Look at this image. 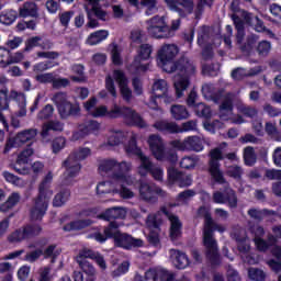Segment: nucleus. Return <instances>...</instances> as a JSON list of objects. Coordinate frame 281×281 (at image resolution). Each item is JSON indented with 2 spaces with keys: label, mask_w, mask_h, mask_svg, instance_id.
Here are the masks:
<instances>
[{
  "label": "nucleus",
  "mask_w": 281,
  "mask_h": 281,
  "mask_svg": "<svg viewBox=\"0 0 281 281\" xmlns=\"http://www.w3.org/2000/svg\"><path fill=\"white\" fill-rule=\"evenodd\" d=\"M161 218L157 217L155 214H149L146 218V225L150 229H159L161 227Z\"/></svg>",
  "instance_id": "nucleus-52"
},
{
  "label": "nucleus",
  "mask_w": 281,
  "mask_h": 281,
  "mask_svg": "<svg viewBox=\"0 0 281 281\" xmlns=\"http://www.w3.org/2000/svg\"><path fill=\"white\" fill-rule=\"evenodd\" d=\"M97 194H111V181H101L97 184Z\"/></svg>",
  "instance_id": "nucleus-62"
},
{
  "label": "nucleus",
  "mask_w": 281,
  "mask_h": 281,
  "mask_svg": "<svg viewBox=\"0 0 281 281\" xmlns=\"http://www.w3.org/2000/svg\"><path fill=\"white\" fill-rule=\"evenodd\" d=\"M169 10L177 12L181 19H187L194 12V0H162Z\"/></svg>",
  "instance_id": "nucleus-18"
},
{
  "label": "nucleus",
  "mask_w": 281,
  "mask_h": 281,
  "mask_svg": "<svg viewBox=\"0 0 281 281\" xmlns=\"http://www.w3.org/2000/svg\"><path fill=\"white\" fill-rule=\"evenodd\" d=\"M198 218H204V227H210L212 225V222L214 218H212V213L210 212V209H207L205 205H202L196 211Z\"/></svg>",
  "instance_id": "nucleus-40"
},
{
  "label": "nucleus",
  "mask_w": 281,
  "mask_h": 281,
  "mask_svg": "<svg viewBox=\"0 0 281 281\" xmlns=\"http://www.w3.org/2000/svg\"><path fill=\"white\" fill-rule=\"evenodd\" d=\"M125 151L127 153V155H136V157H138V155H142V148L137 147V138L135 136H132L127 143V145L125 146Z\"/></svg>",
  "instance_id": "nucleus-47"
},
{
  "label": "nucleus",
  "mask_w": 281,
  "mask_h": 281,
  "mask_svg": "<svg viewBox=\"0 0 281 281\" xmlns=\"http://www.w3.org/2000/svg\"><path fill=\"white\" fill-rule=\"evenodd\" d=\"M147 144L157 161H169V164H177V161L179 160L177 151L172 149L166 151V145L164 144V139L161 138V136L157 134L149 135Z\"/></svg>",
  "instance_id": "nucleus-7"
},
{
  "label": "nucleus",
  "mask_w": 281,
  "mask_h": 281,
  "mask_svg": "<svg viewBox=\"0 0 281 281\" xmlns=\"http://www.w3.org/2000/svg\"><path fill=\"white\" fill-rule=\"evenodd\" d=\"M168 93V83L164 79H158L153 85V95L149 100V109L153 111H159V103H157V99L164 98Z\"/></svg>",
  "instance_id": "nucleus-21"
},
{
  "label": "nucleus",
  "mask_w": 281,
  "mask_h": 281,
  "mask_svg": "<svg viewBox=\"0 0 281 281\" xmlns=\"http://www.w3.org/2000/svg\"><path fill=\"white\" fill-rule=\"evenodd\" d=\"M126 211L123 207L114 206L105 210L97 216L100 221H108L109 223L117 221L120 218H125Z\"/></svg>",
  "instance_id": "nucleus-25"
},
{
  "label": "nucleus",
  "mask_w": 281,
  "mask_h": 281,
  "mask_svg": "<svg viewBox=\"0 0 281 281\" xmlns=\"http://www.w3.org/2000/svg\"><path fill=\"white\" fill-rule=\"evenodd\" d=\"M91 155V149L88 147H81L78 150L74 151L69 157H71L72 161H82L87 159Z\"/></svg>",
  "instance_id": "nucleus-45"
},
{
  "label": "nucleus",
  "mask_w": 281,
  "mask_h": 281,
  "mask_svg": "<svg viewBox=\"0 0 281 281\" xmlns=\"http://www.w3.org/2000/svg\"><path fill=\"white\" fill-rule=\"evenodd\" d=\"M52 101L58 111L60 120H69V117H78L80 115V103L68 101L66 92L55 93Z\"/></svg>",
  "instance_id": "nucleus-8"
},
{
  "label": "nucleus",
  "mask_w": 281,
  "mask_h": 281,
  "mask_svg": "<svg viewBox=\"0 0 281 281\" xmlns=\"http://www.w3.org/2000/svg\"><path fill=\"white\" fill-rule=\"evenodd\" d=\"M74 14H76V12H74L72 10L64 11L58 14L59 23L61 27H64L65 30L69 29V23H71V19H74Z\"/></svg>",
  "instance_id": "nucleus-49"
},
{
  "label": "nucleus",
  "mask_w": 281,
  "mask_h": 281,
  "mask_svg": "<svg viewBox=\"0 0 281 281\" xmlns=\"http://www.w3.org/2000/svg\"><path fill=\"white\" fill-rule=\"evenodd\" d=\"M244 173L245 170H243V167L238 165L229 166L226 170L227 177H231V179H235V181H240V179H243Z\"/></svg>",
  "instance_id": "nucleus-43"
},
{
  "label": "nucleus",
  "mask_w": 281,
  "mask_h": 281,
  "mask_svg": "<svg viewBox=\"0 0 281 281\" xmlns=\"http://www.w3.org/2000/svg\"><path fill=\"white\" fill-rule=\"evenodd\" d=\"M114 111L115 108L109 111L106 105H100L92 112V117H110V120H117V114H112Z\"/></svg>",
  "instance_id": "nucleus-37"
},
{
  "label": "nucleus",
  "mask_w": 281,
  "mask_h": 281,
  "mask_svg": "<svg viewBox=\"0 0 281 281\" xmlns=\"http://www.w3.org/2000/svg\"><path fill=\"white\" fill-rule=\"evenodd\" d=\"M183 175V171H180L176 167H169L167 169V181L169 186H177L179 183V179H181V176Z\"/></svg>",
  "instance_id": "nucleus-38"
},
{
  "label": "nucleus",
  "mask_w": 281,
  "mask_h": 281,
  "mask_svg": "<svg viewBox=\"0 0 281 281\" xmlns=\"http://www.w3.org/2000/svg\"><path fill=\"white\" fill-rule=\"evenodd\" d=\"M209 157L207 172L212 181L218 186L227 183V179H225V175L223 173V170H221V161L224 159H228V161H238V155L236 151L223 155V149L215 147L210 150Z\"/></svg>",
  "instance_id": "nucleus-4"
},
{
  "label": "nucleus",
  "mask_w": 281,
  "mask_h": 281,
  "mask_svg": "<svg viewBox=\"0 0 281 281\" xmlns=\"http://www.w3.org/2000/svg\"><path fill=\"white\" fill-rule=\"evenodd\" d=\"M171 148H176V150H192L193 153H201L204 148L203 140L199 136H189L183 140L173 139L169 143Z\"/></svg>",
  "instance_id": "nucleus-14"
},
{
  "label": "nucleus",
  "mask_w": 281,
  "mask_h": 281,
  "mask_svg": "<svg viewBox=\"0 0 281 281\" xmlns=\"http://www.w3.org/2000/svg\"><path fill=\"white\" fill-rule=\"evenodd\" d=\"M79 267L81 271L86 273V276H90V277L95 276V268L93 267V265H91V262L87 261L86 259L79 262Z\"/></svg>",
  "instance_id": "nucleus-57"
},
{
  "label": "nucleus",
  "mask_w": 281,
  "mask_h": 281,
  "mask_svg": "<svg viewBox=\"0 0 281 281\" xmlns=\"http://www.w3.org/2000/svg\"><path fill=\"white\" fill-rule=\"evenodd\" d=\"M218 232L220 234L225 233V228L221 224L211 221L210 226L204 227L203 229V246L205 247V258L211 265L212 269L221 267L223 260L221 259V252H218V241L214 238V233Z\"/></svg>",
  "instance_id": "nucleus-2"
},
{
  "label": "nucleus",
  "mask_w": 281,
  "mask_h": 281,
  "mask_svg": "<svg viewBox=\"0 0 281 281\" xmlns=\"http://www.w3.org/2000/svg\"><path fill=\"white\" fill-rule=\"evenodd\" d=\"M248 216H250V218H254V221H263L265 216H278V212L269 209H249Z\"/></svg>",
  "instance_id": "nucleus-32"
},
{
  "label": "nucleus",
  "mask_w": 281,
  "mask_h": 281,
  "mask_svg": "<svg viewBox=\"0 0 281 281\" xmlns=\"http://www.w3.org/2000/svg\"><path fill=\"white\" fill-rule=\"evenodd\" d=\"M171 261L176 269H188L190 267V258L181 250H172Z\"/></svg>",
  "instance_id": "nucleus-27"
},
{
  "label": "nucleus",
  "mask_w": 281,
  "mask_h": 281,
  "mask_svg": "<svg viewBox=\"0 0 281 281\" xmlns=\"http://www.w3.org/2000/svg\"><path fill=\"white\" fill-rule=\"evenodd\" d=\"M265 177L269 179V181H281V170L280 169H267Z\"/></svg>",
  "instance_id": "nucleus-64"
},
{
  "label": "nucleus",
  "mask_w": 281,
  "mask_h": 281,
  "mask_svg": "<svg viewBox=\"0 0 281 281\" xmlns=\"http://www.w3.org/2000/svg\"><path fill=\"white\" fill-rule=\"evenodd\" d=\"M160 212L168 218L170 223L169 238L170 240H179L183 236V222L179 218V215H175L168 211V207L161 206Z\"/></svg>",
  "instance_id": "nucleus-16"
},
{
  "label": "nucleus",
  "mask_w": 281,
  "mask_h": 281,
  "mask_svg": "<svg viewBox=\"0 0 281 281\" xmlns=\"http://www.w3.org/2000/svg\"><path fill=\"white\" fill-rule=\"evenodd\" d=\"M193 111L198 117H203L204 120L212 117V108L203 102L196 103L193 106Z\"/></svg>",
  "instance_id": "nucleus-36"
},
{
  "label": "nucleus",
  "mask_w": 281,
  "mask_h": 281,
  "mask_svg": "<svg viewBox=\"0 0 281 281\" xmlns=\"http://www.w3.org/2000/svg\"><path fill=\"white\" fill-rule=\"evenodd\" d=\"M43 232V227L38 224H26L21 228L15 229L9 237V243H21L30 238L38 236Z\"/></svg>",
  "instance_id": "nucleus-13"
},
{
  "label": "nucleus",
  "mask_w": 281,
  "mask_h": 281,
  "mask_svg": "<svg viewBox=\"0 0 281 281\" xmlns=\"http://www.w3.org/2000/svg\"><path fill=\"white\" fill-rule=\"evenodd\" d=\"M256 150L254 147L248 146L244 149V162L245 166H255L256 164Z\"/></svg>",
  "instance_id": "nucleus-46"
},
{
  "label": "nucleus",
  "mask_w": 281,
  "mask_h": 281,
  "mask_svg": "<svg viewBox=\"0 0 281 281\" xmlns=\"http://www.w3.org/2000/svg\"><path fill=\"white\" fill-rule=\"evenodd\" d=\"M202 93L206 100L214 102L215 104H220L218 111L220 114L223 113H232L234 111V97L232 93H227L225 95V89H217L214 88L213 85H204L202 87Z\"/></svg>",
  "instance_id": "nucleus-6"
},
{
  "label": "nucleus",
  "mask_w": 281,
  "mask_h": 281,
  "mask_svg": "<svg viewBox=\"0 0 281 281\" xmlns=\"http://www.w3.org/2000/svg\"><path fill=\"white\" fill-rule=\"evenodd\" d=\"M112 115H116L117 117H123L124 123L127 126H136L137 128H146V121L144 117L137 113V111L133 110L128 106H120L117 104L114 105V111Z\"/></svg>",
  "instance_id": "nucleus-9"
},
{
  "label": "nucleus",
  "mask_w": 281,
  "mask_h": 281,
  "mask_svg": "<svg viewBox=\"0 0 281 281\" xmlns=\"http://www.w3.org/2000/svg\"><path fill=\"white\" fill-rule=\"evenodd\" d=\"M177 54H179V46L175 44H165L157 52V65L161 67L166 74H175L178 71L180 78L175 81L173 87L176 89L177 98H183V91L190 87V78L196 74V67L186 57H181L177 61Z\"/></svg>",
  "instance_id": "nucleus-1"
},
{
  "label": "nucleus",
  "mask_w": 281,
  "mask_h": 281,
  "mask_svg": "<svg viewBox=\"0 0 281 281\" xmlns=\"http://www.w3.org/2000/svg\"><path fill=\"white\" fill-rule=\"evenodd\" d=\"M114 245L121 249L131 250L135 247H144V240L135 238L131 234L121 232L119 237H116V240H114Z\"/></svg>",
  "instance_id": "nucleus-22"
},
{
  "label": "nucleus",
  "mask_w": 281,
  "mask_h": 281,
  "mask_svg": "<svg viewBox=\"0 0 281 281\" xmlns=\"http://www.w3.org/2000/svg\"><path fill=\"white\" fill-rule=\"evenodd\" d=\"M196 167V159L190 156H186L180 161V168L184 170H192V168Z\"/></svg>",
  "instance_id": "nucleus-58"
},
{
  "label": "nucleus",
  "mask_w": 281,
  "mask_h": 281,
  "mask_svg": "<svg viewBox=\"0 0 281 281\" xmlns=\"http://www.w3.org/2000/svg\"><path fill=\"white\" fill-rule=\"evenodd\" d=\"M245 19L248 25H254L256 32H265L267 30L265 22L260 18L247 14Z\"/></svg>",
  "instance_id": "nucleus-39"
},
{
  "label": "nucleus",
  "mask_w": 281,
  "mask_h": 281,
  "mask_svg": "<svg viewBox=\"0 0 281 281\" xmlns=\"http://www.w3.org/2000/svg\"><path fill=\"white\" fill-rule=\"evenodd\" d=\"M213 4L212 0H199L195 8V19H199L205 12V5L212 8Z\"/></svg>",
  "instance_id": "nucleus-54"
},
{
  "label": "nucleus",
  "mask_w": 281,
  "mask_h": 281,
  "mask_svg": "<svg viewBox=\"0 0 281 281\" xmlns=\"http://www.w3.org/2000/svg\"><path fill=\"white\" fill-rule=\"evenodd\" d=\"M19 14L22 19H27V16L38 19V4H36L34 1L24 2L19 9Z\"/></svg>",
  "instance_id": "nucleus-28"
},
{
  "label": "nucleus",
  "mask_w": 281,
  "mask_h": 281,
  "mask_svg": "<svg viewBox=\"0 0 281 281\" xmlns=\"http://www.w3.org/2000/svg\"><path fill=\"white\" fill-rule=\"evenodd\" d=\"M18 16L19 13L14 10L3 11L0 14V23H2V25H12V23L16 21Z\"/></svg>",
  "instance_id": "nucleus-42"
},
{
  "label": "nucleus",
  "mask_w": 281,
  "mask_h": 281,
  "mask_svg": "<svg viewBox=\"0 0 281 281\" xmlns=\"http://www.w3.org/2000/svg\"><path fill=\"white\" fill-rule=\"evenodd\" d=\"M66 144H67V140L65 139V137H63V136L56 137L52 142V150H53L54 155H58V153L61 151L63 148H65Z\"/></svg>",
  "instance_id": "nucleus-53"
},
{
  "label": "nucleus",
  "mask_w": 281,
  "mask_h": 281,
  "mask_svg": "<svg viewBox=\"0 0 281 281\" xmlns=\"http://www.w3.org/2000/svg\"><path fill=\"white\" fill-rule=\"evenodd\" d=\"M139 195L143 201H147V203H157V201H159L158 196H166V191L155 184L142 182L139 186Z\"/></svg>",
  "instance_id": "nucleus-19"
},
{
  "label": "nucleus",
  "mask_w": 281,
  "mask_h": 281,
  "mask_svg": "<svg viewBox=\"0 0 281 281\" xmlns=\"http://www.w3.org/2000/svg\"><path fill=\"white\" fill-rule=\"evenodd\" d=\"M109 38V31L106 30H99L93 33H91L87 38L88 45H100L102 41H106Z\"/></svg>",
  "instance_id": "nucleus-33"
},
{
  "label": "nucleus",
  "mask_w": 281,
  "mask_h": 281,
  "mask_svg": "<svg viewBox=\"0 0 281 281\" xmlns=\"http://www.w3.org/2000/svg\"><path fill=\"white\" fill-rule=\"evenodd\" d=\"M248 278L254 281H265L267 280V274L258 268H250L248 270Z\"/></svg>",
  "instance_id": "nucleus-50"
},
{
  "label": "nucleus",
  "mask_w": 281,
  "mask_h": 281,
  "mask_svg": "<svg viewBox=\"0 0 281 281\" xmlns=\"http://www.w3.org/2000/svg\"><path fill=\"white\" fill-rule=\"evenodd\" d=\"M113 170H117L113 172V179L117 181H126V172H128V167L125 161L121 164L115 159H105L102 160L99 165V172H111Z\"/></svg>",
  "instance_id": "nucleus-10"
},
{
  "label": "nucleus",
  "mask_w": 281,
  "mask_h": 281,
  "mask_svg": "<svg viewBox=\"0 0 281 281\" xmlns=\"http://www.w3.org/2000/svg\"><path fill=\"white\" fill-rule=\"evenodd\" d=\"M115 82L120 89L123 100L125 102H131V100H133V90L128 88V77H126V72H124V70L115 69L113 70V77L110 75L105 77V89L112 98H117Z\"/></svg>",
  "instance_id": "nucleus-5"
},
{
  "label": "nucleus",
  "mask_w": 281,
  "mask_h": 281,
  "mask_svg": "<svg viewBox=\"0 0 281 281\" xmlns=\"http://www.w3.org/2000/svg\"><path fill=\"white\" fill-rule=\"evenodd\" d=\"M147 34L151 38H168V24L164 16L155 15L146 21Z\"/></svg>",
  "instance_id": "nucleus-11"
},
{
  "label": "nucleus",
  "mask_w": 281,
  "mask_h": 281,
  "mask_svg": "<svg viewBox=\"0 0 281 281\" xmlns=\"http://www.w3.org/2000/svg\"><path fill=\"white\" fill-rule=\"evenodd\" d=\"M19 98L16 90L9 91L8 88L0 89V109H10V102Z\"/></svg>",
  "instance_id": "nucleus-29"
},
{
  "label": "nucleus",
  "mask_w": 281,
  "mask_h": 281,
  "mask_svg": "<svg viewBox=\"0 0 281 281\" xmlns=\"http://www.w3.org/2000/svg\"><path fill=\"white\" fill-rule=\"evenodd\" d=\"M121 233L122 231H120V223L117 221H112L103 227V234L101 232H94L91 235V238H93L97 243H100V245H104V243L108 240H114L115 243Z\"/></svg>",
  "instance_id": "nucleus-15"
},
{
  "label": "nucleus",
  "mask_w": 281,
  "mask_h": 281,
  "mask_svg": "<svg viewBox=\"0 0 281 281\" xmlns=\"http://www.w3.org/2000/svg\"><path fill=\"white\" fill-rule=\"evenodd\" d=\"M138 159H140L142 170H146L147 172L153 171V161H150V158L144 155V153H140Z\"/></svg>",
  "instance_id": "nucleus-61"
},
{
  "label": "nucleus",
  "mask_w": 281,
  "mask_h": 281,
  "mask_svg": "<svg viewBox=\"0 0 281 281\" xmlns=\"http://www.w3.org/2000/svg\"><path fill=\"white\" fill-rule=\"evenodd\" d=\"M72 156H69L66 160L63 162V168H66V171L64 172L63 177V183L64 186H71L74 179H76V176L80 173V170L82 169V165L76 160H71Z\"/></svg>",
  "instance_id": "nucleus-20"
},
{
  "label": "nucleus",
  "mask_w": 281,
  "mask_h": 281,
  "mask_svg": "<svg viewBox=\"0 0 281 281\" xmlns=\"http://www.w3.org/2000/svg\"><path fill=\"white\" fill-rule=\"evenodd\" d=\"M54 67V61H40L33 66V71L35 74H41L43 71H47V69H52Z\"/></svg>",
  "instance_id": "nucleus-56"
},
{
  "label": "nucleus",
  "mask_w": 281,
  "mask_h": 281,
  "mask_svg": "<svg viewBox=\"0 0 281 281\" xmlns=\"http://www.w3.org/2000/svg\"><path fill=\"white\" fill-rule=\"evenodd\" d=\"M170 112L173 120L177 121L188 120L190 117V112H188L186 105H171Z\"/></svg>",
  "instance_id": "nucleus-34"
},
{
  "label": "nucleus",
  "mask_w": 281,
  "mask_h": 281,
  "mask_svg": "<svg viewBox=\"0 0 281 281\" xmlns=\"http://www.w3.org/2000/svg\"><path fill=\"white\" fill-rule=\"evenodd\" d=\"M196 192L192 189H187L184 191H181L177 196H176V201L178 203H188V201L190 199H192V196H195Z\"/></svg>",
  "instance_id": "nucleus-51"
},
{
  "label": "nucleus",
  "mask_w": 281,
  "mask_h": 281,
  "mask_svg": "<svg viewBox=\"0 0 281 281\" xmlns=\"http://www.w3.org/2000/svg\"><path fill=\"white\" fill-rule=\"evenodd\" d=\"M222 186H224L222 188L224 202L226 205H228V207H231V210H236V207H238V195L236 194V191L232 189L227 182L223 183Z\"/></svg>",
  "instance_id": "nucleus-26"
},
{
  "label": "nucleus",
  "mask_w": 281,
  "mask_h": 281,
  "mask_svg": "<svg viewBox=\"0 0 281 281\" xmlns=\"http://www.w3.org/2000/svg\"><path fill=\"white\" fill-rule=\"evenodd\" d=\"M11 168L16 172L18 175H30V167H27V162L20 160V158H16L15 162L11 165Z\"/></svg>",
  "instance_id": "nucleus-48"
},
{
  "label": "nucleus",
  "mask_w": 281,
  "mask_h": 281,
  "mask_svg": "<svg viewBox=\"0 0 281 281\" xmlns=\"http://www.w3.org/2000/svg\"><path fill=\"white\" fill-rule=\"evenodd\" d=\"M72 71L75 74H77V76L70 77V80H72V82H87V77H85V66L83 65H81V64L75 65L72 67Z\"/></svg>",
  "instance_id": "nucleus-44"
},
{
  "label": "nucleus",
  "mask_w": 281,
  "mask_h": 281,
  "mask_svg": "<svg viewBox=\"0 0 281 281\" xmlns=\"http://www.w3.org/2000/svg\"><path fill=\"white\" fill-rule=\"evenodd\" d=\"M192 175H188L186 172H182V176H180L179 181L177 182L178 188H190L192 186Z\"/></svg>",
  "instance_id": "nucleus-60"
},
{
  "label": "nucleus",
  "mask_w": 281,
  "mask_h": 281,
  "mask_svg": "<svg viewBox=\"0 0 281 281\" xmlns=\"http://www.w3.org/2000/svg\"><path fill=\"white\" fill-rule=\"evenodd\" d=\"M36 137V131L34 130H25L18 133L14 137H10L7 139L3 155H8L12 148H19L22 144H27V142H32Z\"/></svg>",
  "instance_id": "nucleus-17"
},
{
  "label": "nucleus",
  "mask_w": 281,
  "mask_h": 281,
  "mask_svg": "<svg viewBox=\"0 0 281 281\" xmlns=\"http://www.w3.org/2000/svg\"><path fill=\"white\" fill-rule=\"evenodd\" d=\"M71 196V190L69 189H63L60 192H58L53 200V206L54 207H63L67 201H69V198Z\"/></svg>",
  "instance_id": "nucleus-35"
},
{
  "label": "nucleus",
  "mask_w": 281,
  "mask_h": 281,
  "mask_svg": "<svg viewBox=\"0 0 281 281\" xmlns=\"http://www.w3.org/2000/svg\"><path fill=\"white\" fill-rule=\"evenodd\" d=\"M41 256H43V249L38 248V249H35L31 252H27L25 256H24V260L26 262H36V260H38V258H41Z\"/></svg>",
  "instance_id": "nucleus-63"
},
{
  "label": "nucleus",
  "mask_w": 281,
  "mask_h": 281,
  "mask_svg": "<svg viewBox=\"0 0 281 281\" xmlns=\"http://www.w3.org/2000/svg\"><path fill=\"white\" fill-rule=\"evenodd\" d=\"M140 8H146V16H153L156 12H159L157 7V0H140Z\"/></svg>",
  "instance_id": "nucleus-41"
},
{
  "label": "nucleus",
  "mask_w": 281,
  "mask_h": 281,
  "mask_svg": "<svg viewBox=\"0 0 281 281\" xmlns=\"http://www.w3.org/2000/svg\"><path fill=\"white\" fill-rule=\"evenodd\" d=\"M54 115V105L46 104L37 114V120H49Z\"/></svg>",
  "instance_id": "nucleus-55"
},
{
  "label": "nucleus",
  "mask_w": 281,
  "mask_h": 281,
  "mask_svg": "<svg viewBox=\"0 0 281 281\" xmlns=\"http://www.w3.org/2000/svg\"><path fill=\"white\" fill-rule=\"evenodd\" d=\"M92 225V220H76L64 225L63 229L64 232H80V229H87V227H91Z\"/></svg>",
  "instance_id": "nucleus-30"
},
{
  "label": "nucleus",
  "mask_w": 281,
  "mask_h": 281,
  "mask_svg": "<svg viewBox=\"0 0 281 281\" xmlns=\"http://www.w3.org/2000/svg\"><path fill=\"white\" fill-rule=\"evenodd\" d=\"M207 38H210V30L207 29V26L203 25L201 32L198 33L196 44L199 45V47H203Z\"/></svg>",
  "instance_id": "nucleus-59"
},
{
  "label": "nucleus",
  "mask_w": 281,
  "mask_h": 281,
  "mask_svg": "<svg viewBox=\"0 0 281 281\" xmlns=\"http://www.w3.org/2000/svg\"><path fill=\"white\" fill-rule=\"evenodd\" d=\"M145 281H190V278L186 274L177 278V273L170 272L166 269L149 268L145 272Z\"/></svg>",
  "instance_id": "nucleus-12"
},
{
  "label": "nucleus",
  "mask_w": 281,
  "mask_h": 281,
  "mask_svg": "<svg viewBox=\"0 0 281 281\" xmlns=\"http://www.w3.org/2000/svg\"><path fill=\"white\" fill-rule=\"evenodd\" d=\"M52 181H54V175L48 171L38 186V194L34 199V205L30 210L31 221H43L45 214H47V207H49V196L52 191Z\"/></svg>",
  "instance_id": "nucleus-3"
},
{
  "label": "nucleus",
  "mask_w": 281,
  "mask_h": 281,
  "mask_svg": "<svg viewBox=\"0 0 281 281\" xmlns=\"http://www.w3.org/2000/svg\"><path fill=\"white\" fill-rule=\"evenodd\" d=\"M80 256L81 258H89L90 260H94V262H97L100 269L102 270L106 269V260H104V256H102V254L92 249H85L82 250Z\"/></svg>",
  "instance_id": "nucleus-31"
},
{
  "label": "nucleus",
  "mask_w": 281,
  "mask_h": 281,
  "mask_svg": "<svg viewBox=\"0 0 281 281\" xmlns=\"http://www.w3.org/2000/svg\"><path fill=\"white\" fill-rule=\"evenodd\" d=\"M153 127L159 133H162V135H178L181 131V126H179V124L164 120L156 121Z\"/></svg>",
  "instance_id": "nucleus-24"
},
{
  "label": "nucleus",
  "mask_w": 281,
  "mask_h": 281,
  "mask_svg": "<svg viewBox=\"0 0 281 281\" xmlns=\"http://www.w3.org/2000/svg\"><path fill=\"white\" fill-rule=\"evenodd\" d=\"M153 54V45L150 44H140L137 49V55L134 57L133 66L136 69H140L142 71H148V66L142 65V61L149 60Z\"/></svg>",
  "instance_id": "nucleus-23"
}]
</instances>
